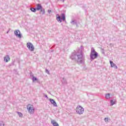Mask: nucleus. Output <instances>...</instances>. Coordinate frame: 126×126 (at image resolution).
<instances>
[{"label": "nucleus", "instance_id": "obj_1", "mask_svg": "<svg viewBox=\"0 0 126 126\" xmlns=\"http://www.w3.org/2000/svg\"><path fill=\"white\" fill-rule=\"evenodd\" d=\"M69 58L72 61L77 62L79 64L83 63L85 59L84 56H83V46H81L80 48L78 50L77 53L75 52L72 53Z\"/></svg>", "mask_w": 126, "mask_h": 126}, {"label": "nucleus", "instance_id": "obj_2", "mask_svg": "<svg viewBox=\"0 0 126 126\" xmlns=\"http://www.w3.org/2000/svg\"><path fill=\"white\" fill-rule=\"evenodd\" d=\"M27 47L31 52H33L34 50H35V48L34 47V46H33V44L31 42H28L27 43Z\"/></svg>", "mask_w": 126, "mask_h": 126}, {"label": "nucleus", "instance_id": "obj_3", "mask_svg": "<svg viewBox=\"0 0 126 126\" xmlns=\"http://www.w3.org/2000/svg\"><path fill=\"white\" fill-rule=\"evenodd\" d=\"M90 59L92 60V61H93L94 60H95V59H97L98 58V53H91L90 55Z\"/></svg>", "mask_w": 126, "mask_h": 126}, {"label": "nucleus", "instance_id": "obj_4", "mask_svg": "<svg viewBox=\"0 0 126 126\" xmlns=\"http://www.w3.org/2000/svg\"><path fill=\"white\" fill-rule=\"evenodd\" d=\"M14 35L16 36V37H18V38H21L22 37V34H21V33L20 32V31L19 30H17L14 32Z\"/></svg>", "mask_w": 126, "mask_h": 126}, {"label": "nucleus", "instance_id": "obj_5", "mask_svg": "<svg viewBox=\"0 0 126 126\" xmlns=\"http://www.w3.org/2000/svg\"><path fill=\"white\" fill-rule=\"evenodd\" d=\"M28 111H35V108H34V106L31 104H28L27 106Z\"/></svg>", "mask_w": 126, "mask_h": 126}, {"label": "nucleus", "instance_id": "obj_6", "mask_svg": "<svg viewBox=\"0 0 126 126\" xmlns=\"http://www.w3.org/2000/svg\"><path fill=\"white\" fill-rule=\"evenodd\" d=\"M50 103L53 105L54 107H58V105H57V102H56V101L54 100V99L49 98V99Z\"/></svg>", "mask_w": 126, "mask_h": 126}, {"label": "nucleus", "instance_id": "obj_7", "mask_svg": "<svg viewBox=\"0 0 126 126\" xmlns=\"http://www.w3.org/2000/svg\"><path fill=\"white\" fill-rule=\"evenodd\" d=\"M51 123L53 126H60L58 123H57V121H56L55 120L51 119Z\"/></svg>", "mask_w": 126, "mask_h": 126}, {"label": "nucleus", "instance_id": "obj_8", "mask_svg": "<svg viewBox=\"0 0 126 126\" xmlns=\"http://www.w3.org/2000/svg\"><path fill=\"white\" fill-rule=\"evenodd\" d=\"M56 19L58 22H60V23H62L63 22V19L61 17V16H60L59 14L56 15Z\"/></svg>", "mask_w": 126, "mask_h": 126}, {"label": "nucleus", "instance_id": "obj_9", "mask_svg": "<svg viewBox=\"0 0 126 126\" xmlns=\"http://www.w3.org/2000/svg\"><path fill=\"white\" fill-rule=\"evenodd\" d=\"M110 63L111 64V67H114V68H116V69L118 68V66L116 65V64H115L113 61H110Z\"/></svg>", "mask_w": 126, "mask_h": 126}, {"label": "nucleus", "instance_id": "obj_10", "mask_svg": "<svg viewBox=\"0 0 126 126\" xmlns=\"http://www.w3.org/2000/svg\"><path fill=\"white\" fill-rule=\"evenodd\" d=\"M10 60V58L9 57V55H6L4 57V62L5 63H8V61Z\"/></svg>", "mask_w": 126, "mask_h": 126}, {"label": "nucleus", "instance_id": "obj_11", "mask_svg": "<svg viewBox=\"0 0 126 126\" xmlns=\"http://www.w3.org/2000/svg\"><path fill=\"white\" fill-rule=\"evenodd\" d=\"M43 7V6H42V5L40 3H38L36 5V7H35L36 10L39 11L40 9H42V8Z\"/></svg>", "mask_w": 126, "mask_h": 126}, {"label": "nucleus", "instance_id": "obj_12", "mask_svg": "<svg viewBox=\"0 0 126 126\" xmlns=\"http://www.w3.org/2000/svg\"><path fill=\"white\" fill-rule=\"evenodd\" d=\"M76 111H84V108L81 105H78L76 107Z\"/></svg>", "mask_w": 126, "mask_h": 126}, {"label": "nucleus", "instance_id": "obj_13", "mask_svg": "<svg viewBox=\"0 0 126 126\" xmlns=\"http://www.w3.org/2000/svg\"><path fill=\"white\" fill-rule=\"evenodd\" d=\"M61 16L62 18V20L63 21H65V14H64V13H62L61 14Z\"/></svg>", "mask_w": 126, "mask_h": 126}, {"label": "nucleus", "instance_id": "obj_14", "mask_svg": "<svg viewBox=\"0 0 126 126\" xmlns=\"http://www.w3.org/2000/svg\"><path fill=\"white\" fill-rule=\"evenodd\" d=\"M110 104L111 106H113V105H115L116 104V100L114 99L110 100Z\"/></svg>", "mask_w": 126, "mask_h": 126}, {"label": "nucleus", "instance_id": "obj_15", "mask_svg": "<svg viewBox=\"0 0 126 126\" xmlns=\"http://www.w3.org/2000/svg\"><path fill=\"white\" fill-rule=\"evenodd\" d=\"M71 24H72V25H76V24L77 23V21L76 20H73L70 22Z\"/></svg>", "mask_w": 126, "mask_h": 126}, {"label": "nucleus", "instance_id": "obj_16", "mask_svg": "<svg viewBox=\"0 0 126 126\" xmlns=\"http://www.w3.org/2000/svg\"><path fill=\"white\" fill-rule=\"evenodd\" d=\"M30 10H31L32 12H36V11H37V9H36V8H33V7H31Z\"/></svg>", "mask_w": 126, "mask_h": 126}, {"label": "nucleus", "instance_id": "obj_17", "mask_svg": "<svg viewBox=\"0 0 126 126\" xmlns=\"http://www.w3.org/2000/svg\"><path fill=\"white\" fill-rule=\"evenodd\" d=\"M61 81L63 84H66V80L65 78H63Z\"/></svg>", "mask_w": 126, "mask_h": 126}, {"label": "nucleus", "instance_id": "obj_18", "mask_svg": "<svg viewBox=\"0 0 126 126\" xmlns=\"http://www.w3.org/2000/svg\"><path fill=\"white\" fill-rule=\"evenodd\" d=\"M110 95H111V94H110V93L106 94H105V98H106V99H110V98H111V97H110Z\"/></svg>", "mask_w": 126, "mask_h": 126}, {"label": "nucleus", "instance_id": "obj_19", "mask_svg": "<svg viewBox=\"0 0 126 126\" xmlns=\"http://www.w3.org/2000/svg\"><path fill=\"white\" fill-rule=\"evenodd\" d=\"M39 10H40V12H42V14H45V9L43 7Z\"/></svg>", "mask_w": 126, "mask_h": 126}, {"label": "nucleus", "instance_id": "obj_20", "mask_svg": "<svg viewBox=\"0 0 126 126\" xmlns=\"http://www.w3.org/2000/svg\"><path fill=\"white\" fill-rule=\"evenodd\" d=\"M32 82H34V81H37V80H38V79L37 78V77L33 76L32 78Z\"/></svg>", "mask_w": 126, "mask_h": 126}, {"label": "nucleus", "instance_id": "obj_21", "mask_svg": "<svg viewBox=\"0 0 126 126\" xmlns=\"http://www.w3.org/2000/svg\"><path fill=\"white\" fill-rule=\"evenodd\" d=\"M83 111H76L77 114H79V115H82L83 114Z\"/></svg>", "mask_w": 126, "mask_h": 126}, {"label": "nucleus", "instance_id": "obj_22", "mask_svg": "<svg viewBox=\"0 0 126 126\" xmlns=\"http://www.w3.org/2000/svg\"><path fill=\"white\" fill-rule=\"evenodd\" d=\"M19 117H20V118H22V117H23V114H22V113H21V112H17Z\"/></svg>", "mask_w": 126, "mask_h": 126}, {"label": "nucleus", "instance_id": "obj_23", "mask_svg": "<svg viewBox=\"0 0 126 126\" xmlns=\"http://www.w3.org/2000/svg\"><path fill=\"white\" fill-rule=\"evenodd\" d=\"M95 53H97V52H96V51H95V49H94V48H92L91 49V54H94Z\"/></svg>", "mask_w": 126, "mask_h": 126}, {"label": "nucleus", "instance_id": "obj_24", "mask_svg": "<svg viewBox=\"0 0 126 126\" xmlns=\"http://www.w3.org/2000/svg\"><path fill=\"white\" fill-rule=\"evenodd\" d=\"M0 126H4L3 121H0Z\"/></svg>", "mask_w": 126, "mask_h": 126}, {"label": "nucleus", "instance_id": "obj_25", "mask_svg": "<svg viewBox=\"0 0 126 126\" xmlns=\"http://www.w3.org/2000/svg\"><path fill=\"white\" fill-rule=\"evenodd\" d=\"M45 72L46 73H47V74H50V71L47 69H45Z\"/></svg>", "mask_w": 126, "mask_h": 126}, {"label": "nucleus", "instance_id": "obj_26", "mask_svg": "<svg viewBox=\"0 0 126 126\" xmlns=\"http://www.w3.org/2000/svg\"><path fill=\"white\" fill-rule=\"evenodd\" d=\"M104 121L105 122H109V119H108V118H104Z\"/></svg>", "mask_w": 126, "mask_h": 126}, {"label": "nucleus", "instance_id": "obj_27", "mask_svg": "<svg viewBox=\"0 0 126 126\" xmlns=\"http://www.w3.org/2000/svg\"><path fill=\"white\" fill-rule=\"evenodd\" d=\"M34 113V111H29V114H33Z\"/></svg>", "mask_w": 126, "mask_h": 126}, {"label": "nucleus", "instance_id": "obj_28", "mask_svg": "<svg viewBox=\"0 0 126 126\" xmlns=\"http://www.w3.org/2000/svg\"><path fill=\"white\" fill-rule=\"evenodd\" d=\"M101 53L103 55H105V50L104 49H102Z\"/></svg>", "mask_w": 126, "mask_h": 126}, {"label": "nucleus", "instance_id": "obj_29", "mask_svg": "<svg viewBox=\"0 0 126 126\" xmlns=\"http://www.w3.org/2000/svg\"><path fill=\"white\" fill-rule=\"evenodd\" d=\"M9 65H10V66H11L12 65H14V62H12V63H11Z\"/></svg>", "mask_w": 126, "mask_h": 126}, {"label": "nucleus", "instance_id": "obj_30", "mask_svg": "<svg viewBox=\"0 0 126 126\" xmlns=\"http://www.w3.org/2000/svg\"><path fill=\"white\" fill-rule=\"evenodd\" d=\"M45 98H47V99H48V95H47V94H45Z\"/></svg>", "mask_w": 126, "mask_h": 126}, {"label": "nucleus", "instance_id": "obj_31", "mask_svg": "<svg viewBox=\"0 0 126 126\" xmlns=\"http://www.w3.org/2000/svg\"><path fill=\"white\" fill-rule=\"evenodd\" d=\"M51 11H52L51 10H48V13H51Z\"/></svg>", "mask_w": 126, "mask_h": 126}, {"label": "nucleus", "instance_id": "obj_32", "mask_svg": "<svg viewBox=\"0 0 126 126\" xmlns=\"http://www.w3.org/2000/svg\"><path fill=\"white\" fill-rule=\"evenodd\" d=\"M61 1H63V2H64V0H60Z\"/></svg>", "mask_w": 126, "mask_h": 126}, {"label": "nucleus", "instance_id": "obj_33", "mask_svg": "<svg viewBox=\"0 0 126 126\" xmlns=\"http://www.w3.org/2000/svg\"><path fill=\"white\" fill-rule=\"evenodd\" d=\"M76 27H78V25L77 24V23L75 25Z\"/></svg>", "mask_w": 126, "mask_h": 126}, {"label": "nucleus", "instance_id": "obj_34", "mask_svg": "<svg viewBox=\"0 0 126 126\" xmlns=\"http://www.w3.org/2000/svg\"><path fill=\"white\" fill-rule=\"evenodd\" d=\"M9 32V31H8L6 32V33H7V34H8Z\"/></svg>", "mask_w": 126, "mask_h": 126}, {"label": "nucleus", "instance_id": "obj_35", "mask_svg": "<svg viewBox=\"0 0 126 126\" xmlns=\"http://www.w3.org/2000/svg\"><path fill=\"white\" fill-rule=\"evenodd\" d=\"M52 52H54V50H53Z\"/></svg>", "mask_w": 126, "mask_h": 126}]
</instances>
